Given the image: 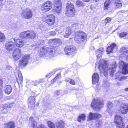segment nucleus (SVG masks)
Masks as SVG:
<instances>
[{
	"mask_svg": "<svg viewBox=\"0 0 128 128\" xmlns=\"http://www.w3.org/2000/svg\"><path fill=\"white\" fill-rule=\"evenodd\" d=\"M65 11V15L70 18L74 16L76 14V10L74 4L72 3H67Z\"/></svg>",
	"mask_w": 128,
	"mask_h": 128,
	"instance_id": "nucleus-1",
	"label": "nucleus"
},
{
	"mask_svg": "<svg viewBox=\"0 0 128 128\" xmlns=\"http://www.w3.org/2000/svg\"><path fill=\"white\" fill-rule=\"evenodd\" d=\"M87 38L86 33L82 30H79L76 32L74 40L76 42L80 43L81 42L84 41Z\"/></svg>",
	"mask_w": 128,
	"mask_h": 128,
	"instance_id": "nucleus-2",
	"label": "nucleus"
},
{
	"mask_svg": "<svg viewBox=\"0 0 128 128\" xmlns=\"http://www.w3.org/2000/svg\"><path fill=\"white\" fill-rule=\"evenodd\" d=\"M54 8L53 12L55 14H58L62 11V6L60 0H54Z\"/></svg>",
	"mask_w": 128,
	"mask_h": 128,
	"instance_id": "nucleus-3",
	"label": "nucleus"
},
{
	"mask_svg": "<svg viewBox=\"0 0 128 128\" xmlns=\"http://www.w3.org/2000/svg\"><path fill=\"white\" fill-rule=\"evenodd\" d=\"M44 21L49 26H52L55 22L56 17L52 14H50L46 16L44 18Z\"/></svg>",
	"mask_w": 128,
	"mask_h": 128,
	"instance_id": "nucleus-4",
	"label": "nucleus"
},
{
	"mask_svg": "<svg viewBox=\"0 0 128 128\" xmlns=\"http://www.w3.org/2000/svg\"><path fill=\"white\" fill-rule=\"evenodd\" d=\"M114 122L117 128H124V127L125 124L123 121L122 118L118 114L114 116Z\"/></svg>",
	"mask_w": 128,
	"mask_h": 128,
	"instance_id": "nucleus-5",
	"label": "nucleus"
},
{
	"mask_svg": "<svg viewBox=\"0 0 128 128\" xmlns=\"http://www.w3.org/2000/svg\"><path fill=\"white\" fill-rule=\"evenodd\" d=\"M36 96H30L28 99V107L32 109H34L36 106L37 108L39 106L40 103L39 102H37L36 104Z\"/></svg>",
	"mask_w": 128,
	"mask_h": 128,
	"instance_id": "nucleus-6",
	"label": "nucleus"
},
{
	"mask_svg": "<svg viewBox=\"0 0 128 128\" xmlns=\"http://www.w3.org/2000/svg\"><path fill=\"white\" fill-rule=\"evenodd\" d=\"M104 104L103 101H100L98 99H94L91 104V106L94 109H100L102 107Z\"/></svg>",
	"mask_w": 128,
	"mask_h": 128,
	"instance_id": "nucleus-7",
	"label": "nucleus"
},
{
	"mask_svg": "<svg viewBox=\"0 0 128 128\" xmlns=\"http://www.w3.org/2000/svg\"><path fill=\"white\" fill-rule=\"evenodd\" d=\"M52 7V2L48 0L42 4L41 6V10L42 12H46L51 10Z\"/></svg>",
	"mask_w": 128,
	"mask_h": 128,
	"instance_id": "nucleus-8",
	"label": "nucleus"
},
{
	"mask_svg": "<svg viewBox=\"0 0 128 128\" xmlns=\"http://www.w3.org/2000/svg\"><path fill=\"white\" fill-rule=\"evenodd\" d=\"M21 37L23 38H25L27 37L31 39H34L36 37V33L32 30H27L22 32L21 34Z\"/></svg>",
	"mask_w": 128,
	"mask_h": 128,
	"instance_id": "nucleus-9",
	"label": "nucleus"
},
{
	"mask_svg": "<svg viewBox=\"0 0 128 128\" xmlns=\"http://www.w3.org/2000/svg\"><path fill=\"white\" fill-rule=\"evenodd\" d=\"M30 57V55L26 54L22 55V58L19 60L18 66L20 67L26 66L28 63V60Z\"/></svg>",
	"mask_w": 128,
	"mask_h": 128,
	"instance_id": "nucleus-10",
	"label": "nucleus"
},
{
	"mask_svg": "<svg viewBox=\"0 0 128 128\" xmlns=\"http://www.w3.org/2000/svg\"><path fill=\"white\" fill-rule=\"evenodd\" d=\"M21 15L22 18H24L30 19L33 16L32 12L30 9L26 8L25 10H24L22 11Z\"/></svg>",
	"mask_w": 128,
	"mask_h": 128,
	"instance_id": "nucleus-11",
	"label": "nucleus"
},
{
	"mask_svg": "<svg viewBox=\"0 0 128 128\" xmlns=\"http://www.w3.org/2000/svg\"><path fill=\"white\" fill-rule=\"evenodd\" d=\"M64 51L66 54L68 55H72L76 53L77 51L75 46L72 45H68L64 49Z\"/></svg>",
	"mask_w": 128,
	"mask_h": 128,
	"instance_id": "nucleus-12",
	"label": "nucleus"
},
{
	"mask_svg": "<svg viewBox=\"0 0 128 128\" xmlns=\"http://www.w3.org/2000/svg\"><path fill=\"white\" fill-rule=\"evenodd\" d=\"M108 65L104 62H99L98 68L101 73H104L107 72V69L108 68Z\"/></svg>",
	"mask_w": 128,
	"mask_h": 128,
	"instance_id": "nucleus-13",
	"label": "nucleus"
},
{
	"mask_svg": "<svg viewBox=\"0 0 128 128\" xmlns=\"http://www.w3.org/2000/svg\"><path fill=\"white\" fill-rule=\"evenodd\" d=\"M5 48L8 51H12L15 48V46L14 42L11 41H7L5 44Z\"/></svg>",
	"mask_w": 128,
	"mask_h": 128,
	"instance_id": "nucleus-14",
	"label": "nucleus"
},
{
	"mask_svg": "<svg viewBox=\"0 0 128 128\" xmlns=\"http://www.w3.org/2000/svg\"><path fill=\"white\" fill-rule=\"evenodd\" d=\"M120 65L122 67V74H128V64L122 61H120Z\"/></svg>",
	"mask_w": 128,
	"mask_h": 128,
	"instance_id": "nucleus-15",
	"label": "nucleus"
},
{
	"mask_svg": "<svg viewBox=\"0 0 128 128\" xmlns=\"http://www.w3.org/2000/svg\"><path fill=\"white\" fill-rule=\"evenodd\" d=\"M22 56V52L21 50L18 48L16 49L13 52L12 56L15 60H18Z\"/></svg>",
	"mask_w": 128,
	"mask_h": 128,
	"instance_id": "nucleus-16",
	"label": "nucleus"
},
{
	"mask_svg": "<svg viewBox=\"0 0 128 128\" xmlns=\"http://www.w3.org/2000/svg\"><path fill=\"white\" fill-rule=\"evenodd\" d=\"M118 111L122 114H126L128 112V106L126 104H123L120 107Z\"/></svg>",
	"mask_w": 128,
	"mask_h": 128,
	"instance_id": "nucleus-17",
	"label": "nucleus"
},
{
	"mask_svg": "<svg viewBox=\"0 0 128 128\" xmlns=\"http://www.w3.org/2000/svg\"><path fill=\"white\" fill-rule=\"evenodd\" d=\"M13 40L14 41V44L18 48H22L24 44V42L23 40L19 38H14Z\"/></svg>",
	"mask_w": 128,
	"mask_h": 128,
	"instance_id": "nucleus-18",
	"label": "nucleus"
},
{
	"mask_svg": "<svg viewBox=\"0 0 128 128\" xmlns=\"http://www.w3.org/2000/svg\"><path fill=\"white\" fill-rule=\"evenodd\" d=\"M116 44L114 43H112L109 46L107 47L106 51L108 54L113 52V50L116 47Z\"/></svg>",
	"mask_w": 128,
	"mask_h": 128,
	"instance_id": "nucleus-19",
	"label": "nucleus"
},
{
	"mask_svg": "<svg viewBox=\"0 0 128 128\" xmlns=\"http://www.w3.org/2000/svg\"><path fill=\"white\" fill-rule=\"evenodd\" d=\"M99 79V74L96 72L94 73L92 75V82L93 84L97 83Z\"/></svg>",
	"mask_w": 128,
	"mask_h": 128,
	"instance_id": "nucleus-20",
	"label": "nucleus"
},
{
	"mask_svg": "<svg viewBox=\"0 0 128 128\" xmlns=\"http://www.w3.org/2000/svg\"><path fill=\"white\" fill-rule=\"evenodd\" d=\"M73 32V31L70 28H67L66 29L65 34L64 35V38H68Z\"/></svg>",
	"mask_w": 128,
	"mask_h": 128,
	"instance_id": "nucleus-21",
	"label": "nucleus"
},
{
	"mask_svg": "<svg viewBox=\"0 0 128 128\" xmlns=\"http://www.w3.org/2000/svg\"><path fill=\"white\" fill-rule=\"evenodd\" d=\"M56 125L57 128H65V123L62 120L57 122Z\"/></svg>",
	"mask_w": 128,
	"mask_h": 128,
	"instance_id": "nucleus-22",
	"label": "nucleus"
},
{
	"mask_svg": "<svg viewBox=\"0 0 128 128\" xmlns=\"http://www.w3.org/2000/svg\"><path fill=\"white\" fill-rule=\"evenodd\" d=\"M5 125L7 128H14L16 126L15 123L12 121L8 122Z\"/></svg>",
	"mask_w": 128,
	"mask_h": 128,
	"instance_id": "nucleus-23",
	"label": "nucleus"
},
{
	"mask_svg": "<svg viewBox=\"0 0 128 128\" xmlns=\"http://www.w3.org/2000/svg\"><path fill=\"white\" fill-rule=\"evenodd\" d=\"M51 41L53 42V44L55 46L51 48L52 49L56 47H57L59 46L60 42V40L57 38L53 39L50 40Z\"/></svg>",
	"mask_w": 128,
	"mask_h": 128,
	"instance_id": "nucleus-24",
	"label": "nucleus"
},
{
	"mask_svg": "<svg viewBox=\"0 0 128 128\" xmlns=\"http://www.w3.org/2000/svg\"><path fill=\"white\" fill-rule=\"evenodd\" d=\"M114 4L116 9L119 8L122 6V4L120 0H114Z\"/></svg>",
	"mask_w": 128,
	"mask_h": 128,
	"instance_id": "nucleus-25",
	"label": "nucleus"
},
{
	"mask_svg": "<svg viewBox=\"0 0 128 128\" xmlns=\"http://www.w3.org/2000/svg\"><path fill=\"white\" fill-rule=\"evenodd\" d=\"M18 78H16V81L19 85V84H21L23 82V76L21 72H19L18 73Z\"/></svg>",
	"mask_w": 128,
	"mask_h": 128,
	"instance_id": "nucleus-26",
	"label": "nucleus"
},
{
	"mask_svg": "<svg viewBox=\"0 0 128 128\" xmlns=\"http://www.w3.org/2000/svg\"><path fill=\"white\" fill-rule=\"evenodd\" d=\"M86 115L85 114H80L77 118L78 121L80 122L82 121H84L85 119Z\"/></svg>",
	"mask_w": 128,
	"mask_h": 128,
	"instance_id": "nucleus-27",
	"label": "nucleus"
},
{
	"mask_svg": "<svg viewBox=\"0 0 128 128\" xmlns=\"http://www.w3.org/2000/svg\"><path fill=\"white\" fill-rule=\"evenodd\" d=\"M4 90L5 92L7 94H9L12 91V88L10 85H7L6 86Z\"/></svg>",
	"mask_w": 128,
	"mask_h": 128,
	"instance_id": "nucleus-28",
	"label": "nucleus"
},
{
	"mask_svg": "<svg viewBox=\"0 0 128 128\" xmlns=\"http://www.w3.org/2000/svg\"><path fill=\"white\" fill-rule=\"evenodd\" d=\"M120 52L121 55H125L128 53V51L125 47H122L120 49Z\"/></svg>",
	"mask_w": 128,
	"mask_h": 128,
	"instance_id": "nucleus-29",
	"label": "nucleus"
},
{
	"mask_svg": "<svg viewBox=\"0 0 128 128\" xmlns=\"http://www.w3.org/2000/svg\"><path fill=\"white\" fill-rule=\"evenodd\" d=\"M109 70L110 75L112 76H113L116 71L115 68L114 67L110 68L109 69Z\"/></svg>",
	"mask_w": 128,
	"mask_h": 128,
	"instance_id": "nucleus-30",
	"label": "nucleus"
},
{
	"mask_svg": "<svg viewBox=\"0 0 128 128\" xmlns=\"http://www.w3.org/2000/svg\"><path fill=\"white\" fill-rule=\"evenodd\" d=\"M61 77V73L60 72L57 74L54 78L51 81L53 83L56 82V81L58 80Z\"/></svg>",
	"mask_w": 128,
	"mask_h": 128,
	"instance_id": "nucleus-31",
	"label": "nucleus"
},
{
	"mask_svg": "<svg viewBox=\"0 0 128 128\" xmlns=\"http://www.w3.org/2000/svg\"><path fill=\"white\" fill-rule=\"evenodd\" d=\"M94 113L92 112H90L87 118V120L90 121L94 120Z\"/></svg>",
	"mask_w": 128,
	"mask_h": 128,
	"instance_id": "nucleus-32",
	"label": "nucleus"
},
{
	"mask_svg": "<svg viewBox=\"0 0 128 128\" xmlns=\"http://www.w3.org/2000/svg\"><path fill=\"white\" fill-rule=\"evenodd\" d=\"M6 37L3 33L0 31V42H4L6 40Z\"/></svg>",
	"mask_w": 128,
	"mask_h": 128,
	"instance_id": "nucleus-33",
	"label": "nucleus"
},
{
	"mask_svg": "<svg viewBox=\"0 0 128 128\" xmlns=\"http://www.w3.org/2000/svg\"><path fill=\"white\" fill-rule=\"evenodd\" d=\"M76 4L78 7L84 6H85L84 3L80 0H77L76 1Z\"/></svg>",
	"mask_w": 128,
	"mask_h": 128,
	"instance_id": "nucleus-34",
	"label": "nucleus"
},
{
	"mask_svg": "<svg viewBox=\"0 0 128 128\" xmlns=\"http://www.w3.org/2000/svg\"><path fill=\"white\" fill-rule=\"evenodd\" d=\"M47 123L49 128H56L54 124L51 121L48 120Z\"/></svg>",
	"mask_w": 128,
	"mask_h": 128,
	"instance_id": "nucleus-35",
	"label": "nucleus"
},
{
	"mask_svg": "<svg viewBox=\"0 0 128 128\" xmlns=\"http://www.w3.org/2000/svg\"><path fill=\"white\" fill-rule=\"evenodd\" d=\"M110 0H106L104 2V9H108L109 8V6L110 2Z\"/></svg>",
	"mask_w": 128,
	"mask_h": 128,
	"instance_id": "nucleus-36",
	"label": "nucleus"
},
{
	"mask_svg": "<svg viewBox=\"0 0 128 128\" xmlns=\"http://www.w3.org/2000/svg\"><path fill=\"white\" fill-rule=\"evenodd\" d=\"M127 76H123L121 77L118 78V77H116L115 78L116 80H118L120 82H122L124 80H126L127 78Z\"/></svg>",
	"mask_w": 128,
	"mask_h": 128,
	"instance_id": "nucleus-37",
	"label": "nucleus"
},
{
	"mask_svg": "<svg viewBox=\"0 0 128 128\" xmlns=\"http://www.w3.org/2000/svg\"><path fill=\"white\" fill-rule=\"evenodd\" d=\"M104 48H100L99 49L96 50V54L98 55H99L102 54V52L104 50Z\"/></svg>",
	"mask_w": 128,
	"mask_h": 128,
	"instance_id": "nucleus-38",
	"label": "nucleus"
},
{
	"mask_svg": "<svg viewBox=\"0 0 128 128\" xmlns=\"http://www.w3.org/2000/svg\"><path fill=\"white\" fill-rule=\"evenodd\" d=\"M66 82H68L71 84L74 85L76 84V82L72 78H68V80H66Z\"/></svg>",
	"mask_w": 128,
	"mask_h": 128,
	"instance_id": "nucleus-39",
	"label": "nucleus"
},
{
	"mask_svg": "<svg viewBox=\"0 0 128 128\" xmlns=\"http://www.w3.org/2000/svg\"><path fill=\"white\" fill-rule=\"evenodd\" d=\"M128 34L127 32H122L119 34V36L120 38H122L127 36Z\"/></svg>",
	"mask_w": 128,
	"mask_h": 128,
	"instance_id": "nucleus-40",
	"label": "nucleus"
},
{
	"mask_svg": "<svg viewBox=\"0 0 128 128\" xmlns=\"http://www.w3.org/2000/svg\"><path fill=\"white\" fill-rule=\"evenodd\" d=\"M94 119H98L99 118L102 117V116L101 115L98 113H94Z\"/></svg>",
	"mask_w": 128,
	"mask_h": 128,
	"instance_id": "nucleus-41",
	"label": "nucleus"
},
{
	"mask_svg": "<svg viewBox=\"0 0 128 128\" xmlns=\"http://www.w3.org/2000/svg\"><path fill=\"white\" fill-rule=\"evenodd\" d=\"M44 79H42L38 82L37 81H35L34 82V85L35 86H37L38 84L41 83H44Z\"/></svg>",
	"mask_w": 128,
	"mask_h": 128,
	"instance_id": "nucleus-42",
	"label": "nucleus"
},
{
	"mask_svg": "<svg viewBox=\"0 0 128 128\" xmlns=\"http://www.w3.org/2000/svg\"><path fill=\"white\" fill-rule=\"evenodd\" d=\"M112 19V18L108 17L106 18L104 20L105 25H106L107 24L110 22Z\"/></svg>",
	"mask_w": 128,
	"mask_h": 128,
	"instance_id": "nucleus-43",
	"label": "nucleus"
},
{
	"mask_svg": "<svg viewBox=\"0 0 128 128\" xmlns=\"http://www.w3.org/2000/svg\"><path fill=\"white\" fill-rule=\"evenodd\" d=\"M14 105L15 104L14 102L11 103L7 105V108H12L14 107Z\"/></svg>",
	"mask_w": 128,
	"mask_h": 128,
	"instance_id": "nucleus-44",
	"label": "nucleus"
},
{
	"mask_svg": "<svg viewBox=\"0 0 128 128\" xmlns=\"http://www.w3.org/2000/svg\"><path fill=\"white\" fill-rule=\"evenodd\" d=\"M32 125L33 128H35L36 126V122L35 120L33 121L32 122Z\"/></svg>",
	"mask_w": 128,
	"mask_h": 128,
	"instance_id": "nucleus-45",
	"label": "nucleus"
},
{
	"mask_svg": "<svg viewBox=\"0 0 128 128\" xmlns=\"http://www.w3.org/2000/svg\"><path fill=\"white\" fill-rule=\"evenodd\" d=\"M49 48L45 46H43L42 48V49L44 52H46Z\"/></svg>",
	"mask_w": 128,
	"mask_h": 128,
	"instance_id": "nucleus-46",
	"label": "nucleus"
},
{
	"mask_svg": "<svg viewBox=\"0 0 128 128\" xmlns=\"http://www.w3.org/2000/svg\"><path fill=\"white\" fill-rule=\"evenodd\" d=\"M60 94V91L59 90L56 91L54 93V95L56 96L59 95Z\"/></svg>",
	"mask_w": 128,
	"mask_h": 128,
	"instance_id": "nucleus-47",
	"label": "nucleus"
},
{
	"mask_svg": "<svg viewBox=\"0 0 128 128\" xmlns=\"http://www.w3.org/2000/svg\"><path fill=\"white\" fill-rule=\"evenodd\" d=\"M3 81L2 79L0 78V88H1L3 86Z\"/></svg>",
	"mask_w": 128,
	"mask_h": 128,
	"instance_id": "nucleus-48",
	"label": "nucleus"
},
{
	"mask_svg": "<svg viewBox=\"0 0 128 128\" xmlns=\"http://www.w3.org/2000/svg\"><path fill=\"white\" fill-rule=\"evenodd\" d=\"M50 34L51 36H53L56 35V33L55 32L52 31L50 32Z\"/></svg>",
	"mask_w": 128,
	"mask_h": 128,
	"instance_id": "nucleus-49",
	"label": "nucleus"
},
{
	"mask_svg": "<svg viewBox=\"0 0 128 128\" xmlns=\"http://www.w3.org/2000/svg\"><path fill=\"white\" fill-rule=\"evenodd\" d=\"M38 128H46V127L43 124H41L39 126Z\"/></svg>",
	"mask_w": 128,
	"mask_h": 128,
	"instance_id": "nucleus-50",
	"label": "nucleus"
},
{
	"mask_svg": "<svg viewBox=\"0 0 128 128\" xmlns=\"http://www.w3.org/2000/svg\"><path fill=\"white\" fill-rule=\"evenodd\" d=\"M29 119L32 122V121H33V120L34 121V117L32 116L30 117Z\"/></svg>",
	"mask_w": 128,
	"mask_h": 128,
	"instance_id": "nucleus-51",
	"label": "nucleus"
},
{
	"mask_svg": "<svg viewBox=\"0 0 128 128\" xmlns=\"http://www.w3.org/2000/svg\"><path fill=\"white\" fill-rule=\"evenodd\" d=\"M84 2H89L90 0H82Z\"/></svg>",
	"mask_w": 128,
	"mask_h": 128,
	"instance_id": "nucleus-52",
	"label": "nucleus"
},
{
	"mask_svg": "<svg viewBox=\"0 0 128 128\" xmlns=\"http://www.w3.org/2000/svg\"><path fill=\"white\" fill-rule=\"evenodd\" d=\"M124 90L126 91H128V88H125L124 89Z\"/></svg>",
	"mask_w": 128,
	"mask_h": 128,
	"instance_id": "nucleus-53",
	"label": "nucleus"
},
{
	"mask_svg": "<svg viewBox=\"0 0 128 128\" xmlns=\"http://www.w3.org/2000/svg\"><path fill=\"white\" fill-rule=\"evenodd\" d=\"M117 85L118 86H119L120 85V82H117Z\"/></svg>",
	"mask_w": 128,
	"mask_h": 128,
	"instance_id": "nucleus-54",
	"label": "nucleus"
},
{
	"mask_svg": "<svg viewBox=\"0 0 128 128\" xmlns=\"http://www.w3.org/2000/svg\"><path fill=\"white\" fill-rule=\"evenodd\" d=\"M110 104V105H112L113 104H112V102L111 103H110V104Z\"/></svg>",
	"mask_w": 128,
	"mask_h": 128,
	"instance_id": "nucleus-55",
	"label": "nucleus"
},
{
	"mask_svg": "<svg viewBox=\"0 0 128 128\" xmlns=\"http://www.w3.org/2000/svg\"><path fill=\"white\" fill-rule=\"evenodd\" d=\"M4 0H0V2H3Z\"/></svg>",
	"mask_w": 128,
	"mask_h": 128,
	"instance_id": "nucleus-56",
	"label": "nucleus"
},
{
	"mask_svg": "<svg viewBox=\"0 0 128 128\" xmlns=\"http://www.w3.org/2000/svg\"><path fill=\"white\" fill-rule=\"evenodd\" d=\"M127 59L128 60V56H127L126 57Z\"/></svg>",
	"mask_w": 128,
	"mask_h": 128,
	"instance_id": "nucleus-57",
	"label": "nucleus"
},
{
	"mask_svg": "<svg viewBox=\"0 0 128 128\" xmlns=\"http://www.w3.org/2000/svg\"><path fill=\"white\" fill-rule=\"evenodd\" d=\"M126 128H128V125L127 126Z\"/></svg>",
	"mask_w": 128,
	"mask_h": 128,
	"instance_id": "nucleus-58",
	"label": "nucleus"
},
{
	"mask_svg": "<svg viewBox=\"0 0 128 128\" xmlns=\"http://www.w3.org/2000/svg\"><path fill=\"white\" fill-rule=\"evenodd\" d=\"M98 124H100L99 123V122L98 123Z\"/></svg>",
	"mask_w": 128,
	"mask_h": 128,
	"instance_id": "nucleus-59",
	"label": "nucleus"
}]
</instances>
